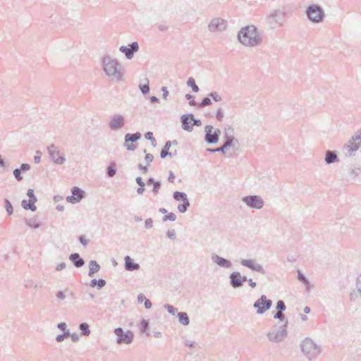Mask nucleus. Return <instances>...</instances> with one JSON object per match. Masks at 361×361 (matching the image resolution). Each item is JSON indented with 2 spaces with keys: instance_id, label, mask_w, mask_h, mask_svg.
I'll return each mask as SVG.
<instances>
[{
  "instance_id": "69168bd1",
  "label": "nucleus",
  "mask_w": 361,
  "mask_h": 361,
  "mask_svg": "<svg viewBox=\"0 0 361 361\" xmlns=\"http://www.w3.org/2000/svg\"><path fill=\"white\" fill-rule=\"evenodd\" d=\"M8 165L9 164L4 161L2 156L0 155V167L3 168L5 170L6 168L8 166Z\"/></svg>"
},
{
  "instance_id": "f3484780",
  "label": "nucleus",
  "mask_w": 361,
  "mask_h": 361,
  "mask_svg": "<svg viewBox=\"0 0 361 361\" xmlns=\"http://www.w3.org/2000/svg\"><path fill=\"white\" fill-rule=\"evenodd\" d=\"M125 126V118L121 114H114L111 117L109 126L111 130L121 129Z\"/></svg>"
},
{
  "instance_id": "20e7f679",
  "label": "nucleus",
  "mask_w": 361,
  "mask_h": 361,
  "mask_svg": "<svg viewBox=\"0 0 361 361\" xmlns=\"http://www.w3.org/2000/svg\"><path fill=\"white\" fill-rule=\"evenodd\" d=\"M306 15L310 21L318 23L323 21L324 11L321 6L312 4L307 8Z\"/></svg>"
},
{
  "instance_id": "052dcab7",
  "label": "nucleus",
  "mask_w": 361,
  "mask_h": 361,
  "mask_svg": "<svg viewBox=\"0 0 361 361\" xmlns=\"http://www.w3.org/2000/svg\"><path fill=\"white\" fill-rule=\"evenodd\" d=\"M78 240L80 241V243L83 245V246H86L88 243V240H87L85 238V235H79L78 236Z\"/></svg>"
},
{
  "instance_id": "5fc2aeb1",
  "label": "nucleus",
  "mask_w": 361,
  "mask_h": 361,
  "mask_svg": "<svg viewBox=\"0 0 361 361\" xmlns=\"http://www.w3.org/2000/svg\"><path fill=\"white\" fill-rule=\"evenodd\" d=\"M18 169L20 172L25 173L30 169V165L28 164H22L21 166Z\"/></svg>"
},
{
  "instance_id": "338daca9",
  "label": "nucleus",
  "mask_w": 361,
  "mask_h": 361,
  "mask_svg": "<svg viewBox=\"0 0 361 361\" xmlns=\"http://www.w3.org/2000/svg\"><path fill=\"white\" fill-rule=\"evenodd\" d=\"M41 152L39 151H37L36 155L34 157V161L36 164H38L40 162L41 160Z\"/></svg>"
},
{
  "instance_id": "de8ad7c7",
  "label": "nucleus",
  "mask_w": 361,
  "mask_h": 361,
  "mask_svg": "<svg viewBox=\"0 0 361 361\" xmlns=\"http://www.w3.org/2000/svg\"><path fill=\"white\" fill-rule=\"evenodd\" d=\"M209 96L211 97V99L214 102H220L221 100V97L219 94L217 92H212L209 94Z\"/></svg>"
},
{
  "instance_id": "e2e57ef3",
  "label": "nucleus",
  "mask_w": 361,
  "mask_h": 361,
  "mask_svg": "<svg viewBox=\"0 0 361 361\" xmlns=\"http://www.w3.org/2000/svg\"><path fill=\"white\" fill-rule=\"evenodd\" d=\"M56 296L60 300H63L66 298L65 293L62 290H59L56 293Z\"/></svg>"
},
{
  "instance_id": "c9c22d12",
  "label": "nucleus",
  "mask_w": 361,
  "mask_h": 361,
  "mask_svg": "<svg viewBox=\"0 0 361 361\" xmlns=\"http://www.w3.org/2000/svg\"><path fill=\"white\" fill-rule=\"evenodd\" d=\"M297 279L299 281H300L301 283L305 284L307 288H309V286L310 285V281L300 270H298Z\"/></svg>"
},
{
  "instance_id": "a878e982",
  "label": "nucleus",
  "mask_w": 361,
  "mask_h": 361,
  "mask_svg": "<svg viewBox=\"0 0 361 361\" xmlns=\"http://www.w3.org/2000/svg\"><path fill=\"white\" fill-rule=\"evenodd\" d=\"M324 161L327 164H334L338 161V157L336 151L327 150L325 153Z\"/></svg>"
},
{
  "instance_id": "7ed1b4c3",
  "label": "nucleus",
  "mask_w": 361,
  "mask_h": 361,
  "mask_svg": "<svg viewBox=\"0 0 361 361\" xmlns=\"http://www.w3.org/2000/svg\"><path fill=\"white\" fill-rule=\"evenodd\" d=\"M302 352L310 360L314 359L321 353V348L312 339L307 338L300 344Z\"/></svg>"
},
{
  "instance_id": "0e129e2a",
  "label": "nucleus",
  "mask_w": 361,
  "mask_h": 361,
  "mask_svg": "<svg viewBox=\"0 0 361 361\" xmlns=\"http://www.w3.org/2000/svg\"><path fill=\"white\" fill-rule=\"evenodd\" d=\"M138 169L142 172V173H147L148 172L147 166H144L142 164L137 165Z\"/></svg>"
},
{
  "instance_id": "774afa93",
  "label": "nucleus",
  "mask_w": 361,
  "mask_h": 361,
  "mask_svg": "<svg viewBox=\"0 0 361 361\" xmlns=\"http://www.w3.org/2000/svg\"><path fill=\"white\" fill-rule=\"evenodd\" d=\"M58 329L64 331L67 329V324L65 322H60L57 324Z\"/></svg>"
},
{
  "instance_id": "72a5a7b5",
  "label": "nucleus",
  "mask_w": 361,
  "mask_h": 361,
  "mask_svg": "<svg viewBox=\"0 0 361 361\" xmlns=\"http://www.w3.org/2000/svg\"><path fill=\"white\" fill-rule=\"evenodd\" d=\"M116 164L115 162H111L106 168V176L109 178H112L116 175Z\"/></svg>"
},
{
  "instance_id": "a211bd4d",
  "label": "nucleus",
  "mask_w": 361,
  "mask_h": 361,
  "mask_svg": "<svg viewBox=\"0 0 361 361\" xmlns=\"http://www.w3.org/2000/svg\"><path fill=\"white\" fill-rule=\"evenodd\" d=\"M240 264L252 271H257L262 274H265V270L262 267V266L259 264L255 262V259H241Z\"/></svg>"
},
{
  "instance_id": "b1692460",
  "label": "nucleus",
  "mask_w": 361,
  "mask_h": 361,
  "mask_svg": "<svg viewBox=\"0 0 361 361\" xmlns=\"http://www.w3.org/2000/svg\"><path fill=\"white\" fill-rule=\"evenodd\" d=\"M240 277V273L239 271H233L229 275L230 285L233 288H238L243 286Z\"/></svg>"
},
{
  "instance_id": "e433bc0d",
  "label": "nucleus",
  "mask_w": 361,
  "mask_h": 361,
  "mask_svg": "<svg viewBox=\"0 0 361 361\" xmlns=\"http://www.w3.org/2000/svg\"><path fill=\"white\" fill-rule=\"evenodd\" d=\"M188 86L192 88L193 92H198L200 89L199 87L196 85L195 80L192 77H190L187 80Z\"/></svg>"
},
{
  "instance_id": "4c0bfd02",
  "label": "nucleus",
  "mask_w": 361,
  "mask_h": 361,
  "mask_svg": "<svg viewBox=\"0 0 361 361\" xmlns=\"http://www.w3.org/2000/svg\"><path fill=\"white\" fill-rule=\"evenodd\" d=\"M146 82L145 84H140L139 85V89L141 91V92L146 95L149 92L150 87L149 85V80L147 78H145Z\"/></svg>"
},
{
  "instance_id": "9d476101",
  "label": "nucleus",
  "mask_w": 361,
  "mask_h": 361,
  "mask_svg": "<svg viewBox=\"0 0 361 361\" xmlns=\"http://www.w3.org/2000/svg\"><path fill=\"white\" fill-rule=\"evenodd\" d=\"M173 197L176 201L182 202L178 205V212L182 214L185 213L190 206L186 193L184 192L175 191L173 193Z\"/></svg>"
},
{
  "instance_id": "7c9ffc66",
  "label": "nucleus",
  "mask_w": 361,
  "mask_h": 361,
  "mask_svg": "<svg viewBox=\"0 0 361 361\" xmlns=\"http://www.w3.org/2000/svg\"><path fill=\"white\" fill-rule=\"evenodd\" d=\"M177 317L178 318V322L181 324H183L184 326H187L190 324V319L186 312H178Z\"/></svg>"
},
{
  "instance_id": "bf43d9fd",
  "label": "nucleus",
  "mask_w": 361,
  "mask_h": 361,
  "mask_svg": "<svg viewBox=\"0 0 361 361\" xmlns=\"http://www.w3.org/2000/svg\"><path fill=\"white\" fill-rule=\"evenodd\" d=\"M356 288L357 289V291L361 295V274L357 278L356 280Z\"/></svg>"
},
{
  "instance_id": "393cba45",
  "label": "nucleus",
  "mask_w": 361,
  "mask_h": 361,
  "mask_svg": "<svg viewBox=\"0 0 361 361\" xmlns=\"http://www.w3.org/2000/svg\"><path fill=\"white\" fill-rule=\"evenodd\" d=\"M69 259L76 268H80L85 264V260L77 252L71 254Z\"/></svg>"
},
{
  "instance_id": "680f3d73",
  "label": "nucleus",
  "mask_w": 361,
  "mask_h": 361,
  "mask_svg": "<svg viewBox=\"0 0 361 361\" xmlns=\"http://www.w3.org/2000/svg\"><path fill=\"white\" fill-rule=\"evenodd\" d=\"M359 171H360V169L357 168V169H350L349 170V174L350 176H352L353 177H355L356 176L358 175L359 173Z\"/></svg>"
},
{
  "instance_id": "1a4fd4ad",
  "label": "nucleus",
  "mask_w": 361,
  "mask_h": 361,
  "mask_svg": "<svg viewBox=\"0 0 361 361\" xmlns=\"http://www.w3.org/2000/svg\"><path fill=\"white\" fill-rule=\"evenodd\" d=\"M360 140L361 133L360 132H357L355 135H353L351 137V139L348 141V144H346L343 149V151L346 156H351L353 154V152H355L360 148V143L357 142Z\"/></svg>"
},
{
  "instance_id": "9b49d317",
  "label": "nucleus",
  "mask_w": 361,
  "mask_h": 361,
  "mask_svg": "<svg viewBox=\"0 0 361 361\" xmlns=\"http://www.w3.org/2000/svg\"><path fill=\"white\" fill-rule=\"evenodd\" d=\"M272 305V300L268 299L266 295H262L253 304V307L257 310L258 314H263L269 310Z\"/></svg>"
},
{
  "instance_id": "c85d7f7f",
  "label": "nucleus",
  "mask_w": 361,
  "mask_h": 361,
  "mask_svg": "<svg viewBox=\"0 0 361 361\" xmlns=\"http://www.w3.org/2000/svg\"><path fill=\"white\" fill-rule=\"evenodd\" d=\"M35 202L32 200H23L21 202L22 207L25 210H30L32 212H35L37 210V207L35 206Z\"/></svg>"
},
{
  "instance_id": "3c124183",
  "label": "nucleus",
  "mask_w": 361,
  "mask_h": 361,
  "mask_svg": "<svg viewBox=\"0 0 361 361\" xmlns=\"http://www.w3.org/2000/svg\"><path fill=\"white\" fill-rule=\"evenodd\" d=\"M13 176L15 177V178L18 180V181H20L23 180V176L21 175L22 172L20 171V170L16 168L13 170Z\"/></svg>"
},
{
  "instance_id": "4d7b16f0",
  "label": "nucleus",
  "mask_w": 361,
  "mask_h": 361,
  "mask_svg": "<svg viewBox=\"0 0 361 361\" xmlns=\"http://www.w3.org/2000/svg\"><path fill=\"white\" fill-rule=\"evenodd\" d=\"M153 226V220L152 218L147 219L145 221V227L146 229H149Z\"/></svg>"
},
{
  "instance_id": "37998d69",
  "label": "nucleus",
  "mask_w": 361,
  "mask_h": 361,
  "mask_svg": "<svg viewBox=\"0 0 361 361\" xmlns=\"http://www.w3.org/2000/svg\"><path fill=\"white\" fill-rule=\"evenodd\" d=\"M176 219V214L173 212L168 213L167 214L164 215L162 218V220L164 221H174Z\"/></svg>"
},
{
  "instance_id": "79ce46f5",
  "label": "nucleus",
  "mask_w": 361,
  "mask_h": 361,
  "mask_svg": "<svg viewBox=\"0 0 361 361\" xmlns=\"http://www.w3.org/2000/svg\"><path fill=\"white\" fill-rule=\"evenodd\" d=\"M145 139L151 141L152 145L153 147H155L157 145V141H156V140L153 135V133L152 132H150V131L147 132L145 134Z\"/></svg>"
},
{
  "instance_id": "6e6d98bb",
  "label": "nucleus",
  "mask_w": 361,
  "mask_h": 361,
  "mask_svg": "<svg viewBox=\"0 0 361 361\" xmlns=\"http://www.w3.org/2000/svg\"><path fill=\"white\" fill-rule=\"evenodd\" d=\"M224 116V114L223 110L221 108L218 109L216 111V119L219 121H221Z\"/></svg>"
},
{
  "instance_id": "ea45409f",
  "label": "nucleus",
  "mask_w": 361,
  "mask_h": 361,
  "mask_svg": "<svg viewBox=\"0 0 361 361\" xmlns=\"http://www.w3.org/2000/svg\"><path fill=\"white\" fill-rule=\"evenodd\" d=\"M212 104V102L211 97L208 94L207 97L202 99L201 102H200L197 106L199 108H202L205 106H210Z\"/></svg>"
},
{
  "instance_id": "473e14b6",
  "label": "nucleus",
  "mask_w": 361,
  "mask_h": 361,
  "mask_svg": "<svg viewBox=\"0 0 361 361\" xmlns=\"http://www.w3.org/2000/svg\"><path fill=\"white\" fill-rule=\"evenodd\" d=\"M79 330L80 331L81 336H87L90 334V326L86 322H82L79 324Z\"/></svg>"
},
{
  "instance_id": "5701e85b",
  "label": "nucleus",
  "mask_w": 361,
  "mask_h": 361,
  "mask_svg": "<svg viewBox=\"0 0 361 361\" xmlns=\"http://www.w3.org/2000/svg\"><path fill=\"white\" fill-rule=\"evenodd\" d=\"M180 122L181 127L184 130L188 132L192 131V121L190 120V116L189 114L182 115L180 117Z\"/></svg>"
},
{
  "instance_id": "2eb2a0df",
  "label": "nucleus",
  "mask_w": 361,
  "mask_h": 361,
  "mask_svg": "<svg viewBox=\"0 0 361 361\" xmlns=\"http://www.w3.org/2000/svg\"><path fill=\"white\" fill-rule=\"evenodd\" d=\"M85 197V191L77 186H74L71 188V195L66 197V201L71 204H76L80 202Z\"/></svg>"
},
{
  "instance_id": "49530a36",
  "label": "nucleus",
  "mask_w": 361,
  "mask_h": 361,
  "mask_svg": "<svg viewBox=\"0 0 361 361\" xmlns=\"http://www.w3.org/2000/svg\"><path fill=\"white\" fill-rule=\"evenodd\" d=\"M276 308L278 310V312H283L286 310V306L283 300H279L276 302Z\"/></svg>"
},
{
  "instance_id": "09e8293b",
  "label": "nucleus",
  "mask_w": 361,
  "mask_h": 361,
  "mask_svg": "<svg viewBox=\"0 0 361 361\" xmlns=\"http://www.w3.org/2000/svg\"><path fill=\"white\" fill-rule=\"evenodd\" d=\"M190 116V120L192 121V128L194 126H200L202 125V121L200 119L195 118L193 114H189Z\"/></svg>"
},
{
  "instance_id": "a19ab883",
  "label": "nucleus",
  "mask_w": 361,
  "mask_h": 361,
  "mask_svg": "<svg viewBox=\"0 0 361 361\" xmlns=\"http://www.w3.org/2000/svg\"><path fill=\"white\" fill-rule=\"evenodd\" d=\"M4 202L5 209L6 210L8 215L10 216V215L13 214V205H12L11 202L6 198L4 199Z\"/></svg>"
},
{
  "instance_id": "2f4dec72",
  "label": "nucleus",
  "mask_w": 361,
  "mask_h": 361,
  "mask_svg": "<svg viewBox=\"0 0 361 361\" xmlns=\"http://www.w3.org/2000/svg\"><path fill=\"white\" fill-rule=\"evenodd\" d=\"M171 147V141L170 140L166 141L160 152V157L161 159H164L166 157H169V149Z\"/></svg>"
},
{
  "instance_id": "0eeeda50",
  "label": "nucleus",
  "mask_w": 361,
  "mask_h": 361,
  "mask_svg": "<svg viewBox=\"0 0 361 361\" xmlns=\"http://www.w3.org/2000/svg\"><path fill=\"white\" fill-rule=\"evenodd\" d=\"M114 333L117 336L116 343L118 344H130L134 338V334L131 331H124L121 327L116 328Z\"/></svg>"
},
{
  "instance_id": "c756f323",
  "label": "nucleus",
  "mask_w": 361,
  "mask_h": 361,
  "mask_svg": "<svg viewBox=\"0 0 361 361\" xmlns=\"http://www.w3.org/2000/svg\"><path fill=\"white\" fill-rule=\"evenodd\" d=\"M106 282L103 279H93L91 280L90 283V286L92 288H97L98 290H101L103 287L105 286Z\"/></svg>"
},
{
  "instance_id": "39448f33",
  "label": "nucleus",
  "mask_w": 361,
  "mask_h": 361,
  "mask_svg": "<svg viewBox=\"0 0 361 361\" xmlns=\"http://www.w3.org/2000/svg\"><path fill=\"white\" fill-rule=\"evenodd\" d=\"M233 128L231 127L226 128L224 130V143L222 146L219 148V152L222 154H225L226 150L231 147H235L238 144V141L237 139L234 137L233 135Z\"/></svg>"
},
{
  "instance_id": "cd10ccee",
  "label": "nucleus",
  "mask_w": 361,
  "mask_h": 361,
  "mask_svg": "<svg viewBox=\"0 0 361 361\" xmlns=\"http://www.w3.org/2000/svg\"><path fill=\"white\" fill-rule=\"evenodd\" d=\"M89 269H90V270H89V272H88V276L90 277H93L94 274L98 272L100 270L101 267L97 263V261L91 260L89 262Z\"/></svg>"
},
{
  "instance_id": "603ef678",
  "label": "nucleus",
  "mask_w": 361,
  "mask_h": 361,
  "mask_svg": "<svg viewBox=\"0 0 361 361\" xmlns=\"http://www.w3.org/2000/svg\"><path fill=\"white\" fill-rule=\"evenodd\" d=\"M185 99L189 100V105L191 106H194L196 104L195 101V96L190 94H185Z\"/></svg>"
},
{
  "instance_id": "aec40b11",
  "label": "nucleus",
  "mask_w": 361,
  "mask_h": 361,
  "mask_svg": "<svg viewBox=\"0 0 361 361\" xmlns=\"http://www.w3.org/2000/svg\"><path fill=\"white\" fill-rule=\"evenodd\" d=\"M285 13L281 10H275L272 11L267 18L269 24H272V21L279 25H282L284 20Z\"/></svg>"
},
{
  "instance_id": "13d9d810",
  "label": "nucleus",
  "mask_w": 361,
  "mask_h": 361,
  "mask_svg": "<svg viewBox=\"0 0 361 361\" xmlns=\"http://www.w3.org/2000/svg\"><path fill=\"white\" fill-rule=\"evenodd\" d=\"M154 159V157L152 154H149V153H146L145 154V160L147 163V164H149V163H151Z\"/></svg>"
},
{
  "instance_id": "dca6fc26",
  "label": "nucleus",
  "mask_w": 361,
  "mask_h": 361,
  "mask_svg": "<svg viewBox=\"0 0 361 361\" xmlns=\"http://www.w3.org/2000/svg\"><path fill=\"white\" fill-rule=\"evenodd\" d=\"M139 50V44L137 42L130 43L128 46H121L119 51L124 54L127 59H131L135 53Z\"/></svg>"
},
{
  "instance_id": "8fccbe9b",
  "label": "nucleus",
  "mask_w": 361,
  "mask_h": 361,
  "mask_svg": "<svg viewBox=\"0 0 361 361\" xmlns=\"http://www.w3.org/2000/svg\"><path fill=\"white\" fill-rule=\"evenodd\" d=\"M27 195L28 196L30 200H32L34 202L37 201V198L35 195V192L33 189H28L27 191Z\"/></svg>"
},
{
  "instance_id": "4be33fe9",
  "label": "nucleus",
  "mask_w": 361,
  "mask_h": 361,
  "mask_svg": "<svg viewBox=\"0 0 361 361\" xmlns=\"http://www.w3.org/2000/svg\"><path fill=\"white\" fill-rule=\"evenodd\" d=\"M124 268L128 271H134L140 269V266L138 263L134 262V260L128 255L124 257Z\"/></svg>"
},
{
  "instance_id": "a18cd8bd",
  "label": "nucleus",
  "mask_w": 361,
  "mask_h": 361,
  "mask_svg": "<svg viewBox=\"0 0 361 361\" xmlns=\"http://www.w3.org/2000/svg\"><path fill=\"white\" fill-rule=\"evenodd\" d=\"M164 309H166L169 314L172 315H175L176 312H178V309L169 304H165L164 305Z\"/></svg>"
},
{
  "instance_id": "f8f14e48",
  "label": "nucleus",
  "mask_w": 361,
  "mask_h": 361,
  "mask_svg": "<svg viewBox=\"0 0 361 361\" xmlns=\"http://www.w3.org/2000/svg\"><path fill=\"white\" fill-rule=\"evenodd\" d=\"M242 201L249 207L260 209L264 206V200L259 195H247L242 198Z\"/></svg>"
},
{
  "instance_id": "6e6552de",
  "label": "nucleus",
  "mask_w": 361,
  "mask_h": 361,
  "mask_svg": "<svg viewBox=\"0 0 361 361\" xmlns=\"http://www.w3.org/2000/svg\"><path fill=\"white\" fill-rule=\"evenodd\" d=\"M204 141L209 145H214L219 142L221 130L215 129L211 125H207L204 127Z\"/></svg>"
},
{
  "instance_id": "c03bdc74",
  "label": "nucleus",
  "mask_w": 361,
  "mask_h": 361,
  "mask_svg": "<svg viewBox=\"0 0 361 361\" xmlns=\"http://www.w3.org/2000/svg\"><path fill=\"white\" fill-rule=\"evenodd\" d=\"M161 183L160 180H157L153 185H152V192L154 194V195H157L160 188H161Z\"/></svg>"
},
{
  "instance_id": "ddd939ff",
  "label": "nucleus",
  "mask_w": 361,
  "mask_h": 361,
  "mask_svg": "<svg viewBox=\"0 0 361 361\" xmlns=\"http://www.w3.org/2000/svg\"><path fill=\"white\" fill-rule=\"evenodd\" d=\"M47 150L51 159L54 164L61 165L65 163L66 160L65 156L60 152L54 144L49 145Z\"/></svg>"
},
{
  "instance_id": "864d4df0",
  "label": "nucleus",
  "mask_w": 361,
  "mask_h": 361,
  "mask_svg": "<svg viewBox=\"0 0 361 361\" xmlns=\"http://www.w3.org/2000/svg\"><path fill=\"white\" fill-rule=\"evenodd\" d=\"M166 235L171 240H175L176 238V231L174 229L168 230V231L166 232Z\"/></svg>"
},
{
  "instance_id": "f03ea898",
  "label": "nucleus",
  "mask_w": 361,
  "mask_h": 361,
  "mask_svg": "<svg viewBox=\"0 0 361 361\" xmlns=\"http://www.w3.org/2000/svg\"><path fill=\"white\" fill-rule=\"evenodd\" d=\"M103 70L109 77L118 81L122 78L121 64L109 56H104L102 60Z\"/></svg>"
},
{
  "instance_id": "f257e3e1",
  "label": "nucleus",
  "mask_w": 361,
  "mask_h": 361,
  "mask_svg": "<svg viewBox=\"0 0 361 361\" xmlns=\"http://www.w3.org/2000/svg\"><path fill=\"white\" fill-rule=\"evenodd\" d=\"M238 40L247 47H255L262 42V38L255 25L242 27L238 33Z\"/></svg>"
},
{
  "instance_id": "423d86ee",
  "label": "nucleus",
  "mask_w": 361,
  "mask_h": 361,
  "mask_svg": "<svg viewBox=\"0 0 361 361\" xmlns=\"http://www.w3.org/2000/svg\"><path fill=\"white\" fill-rule=\"evenodd\" d=\"M287 327L286 324H282L279 327L275 326L272 331L267 334L268 339L274 343L281 342L287 336Z\"/></svg>"
},
{
  "instance_id": "58836bf2",
  "label": "nucleus",
  "mask_w": 361,
  "mask_h": 361,
  "mask_svg": "<svg viewBox=\"0 0 361 361\" xmlns=\"http://www.w3.org/2000/svg\"><path fill=\"white\" fill-rule=\"evenodd\" d=\"M282 312H276V313L274 314V318L276 319H279L280 321L284 322L283 324H286V326H288V319Z\"/></svg>"
},
{
  "instance_id": "4468645a",
  "label": "nucleus",
  "mask_w": 361,
  "mask_h": 361,
  "mask_svg": "<svg viewBox=\"0 0 361 361\" xmlns=\"http://www.w3.org/2000/svg\"><path fill=\"white\" fill-rule=\"evenodd\" d=\"M142 137L140 132L135 133H126L124 137V146L129 151H134L136 149V145L133 142L139 140Z\"/></svg>"
},
{
  "instance_id": "6ab92c4d",
  "label": "nucleus",
  "mask_w": 361,
  "mask_h": 361,
  "mask_svg": "<svg viewBox=\"0 0 361 361\" xmlns=\"http://www.w3.org/2000/svg\"><path fill=\"white\" fill-rule=\"evenodd\" d=\"M208 27L211 32H221L226 29V22L221 18H214L209 23Z\"/></svg>"
},
{
  "instance_id": "f704fd0d",
  "label": "nucleus",
  "mask_w": 361,
  "mask_h": 361,
  "mask_svg": "<svg viewBox=\"0 0 361 361\" xmlns=\"http://www.w3.org/2000/svg\"><path fill=\"white\" fill-rule=\"evenodd\" d=\"M140 331L142 333H145L147 336H149L150 334L149 332V321L145 319H142L140 322Z\"/></svg>"
},
{
  "instance_id": "bb28decb",
  "label": "nucleus",
  "mask_w": 361,
  "mask_h": 361,
  "mask_svg": "<svg viewBox=\"0 0 361 361\" xmlns=\"http://www.w3.org/2000/svg\"><path fill=\"white\" fill-rule=\"evenodd\" d=\"M25 221L27 226L34 229L39 228L41 226V221L37 215L30 219H25Z\"/></svg>"
},
{
  "instance_id": "412c9836",
  "label": "nucleus",
  "mask_w": 361,
  "mask_h": 361,
  "mask_svg": "<svg viewBox=\"0 0 361 361\" xmlns=\"http://www.w3.org/2000/svg\"><path fill=\"white\" fill-rule=\"evenodd\" d=\"M212 260L214 263L216 264L220 267L231 268L232 263L230 260L225 259L216 254H212Z\"/></svg>"
}]
</instances>
